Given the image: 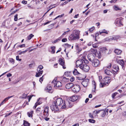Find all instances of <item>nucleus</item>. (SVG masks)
Here are the masks:
<instances>
[{
  "label": "nucleus",
  "mask_w": 126,
  "mask_h": 126,
  "mask_svg": "<svg viewBox=\"0 0 126 126\" xmlns=\"http://www.w3.org/2000/svg\"><path fill=\"white\" fill-rule=\"evenodd\" d=\"M79 31L77 30H74L73 33L70 35L69 37L71 40H74L79 39Z\"/></svg>",
  "instance_id": "f257e3e1"
},
{
  "label": "nucleus",
  "mask_w": 126,
  "mask_h": 126,
  "mask_svg": "<svg viewBox=\"0 0 126 126\" xmlns=\"http://www.w3.org/2000/svg\"><path fill=\"white\" fill-rule=\"evenodd\" d=\"M110 78L109 77H105L103 79L102 82H101L100 84V87H103L105 85H106V83L108 84L110 82Z\"/></svg>",
  "instance_id": "f03ea898"
},
{
  "label": "nucleus",
  "mask_w": 126,
  "mask_h": 126,
  "mask_svg": "<svg viewBox=\"0 0 126 126\" xmlns=\"http://www.w3.org/2000/svg\"><path fill=\"white\" fill-rule=\"evenodd\" d=\"M73 105L72 103H71L69 101H64L63 105L61 107V109L64 108H69L72 107Z\"/></svg>",
  "instance_id": "7ed1b4c3"
},
{
  "label": "nucleus",
  "mask_w": 126,
  "mask_h": 126,
  "mask_svg": "<svg viewBox=\"0 0 126 126\" xmlns=\"http://www.w3.org/2000/svg\"><path fill=\"white\" fill-rule=\"evenodd\" d=\"M53 102L54 104H56L59 107L62 106L63 104V100L62 98H60L57 99Z\"/></svg>",
  "instance_id": "20e7f679"
},
{
  "label": "nucleus",
  "mask_w": 126,
  "mask_h": 126,
  "mask_svg": "<svg viewBox=\"0 0 126 126\" xmlns=\"http://www.w3.org/2000/svg\"><path fill=\"white\" fill-rule=\"evenodd\" d=\"M50 108L52 111H53L54 112H56L59 110V107L56 104H54L53 102L52 104L51 105Z\"/></svg>",
  "instance_id": "39448f33"
},
{
  "label": "nucleus",
  "mask_w": 126,
  "mask_h": 126,
  "mask_svg": "<svg viewBox=\"0 0 126 126\" xmlns=\"http://www.w3.org/2000/svg\"><path fill=\"white\" fill-rule=\"evenodd\" d=\"M80 68L85 72H88L90 69V67L89 66L85 64H83L80 66Z\"/></svg>",
  "instance_id": "423d86ee"
},
{
  "label": "nucleus",
  "mask_w": 126,
  "mask_h": 126,
  "mask_svg": "<svg viewBox=\"0 0 126 126\" xmlns=\"http://www.w3.org/2000/svg\"><path fill=\"white\" fill-rule=\"evenodd\" d=\"M79 86L78 85H74L72 88V90L74 93H77L80 90Z\"/></svg>",
  "instance_id": "0eeeda50"
},
{
  "label": "nucleus",
  "mask_w": 126,
  "mask_h": 126,
  "mask_svg": "<svg viewBox=\"0 0 126 126\" xmlns=\"http://www.w3.org/2000/svg\"><path fill=\"white\" fill-rule=\"evenodd\" d=\"M91 63L92 65L94 67L97 66L99 64V60L96 59H94V60Z\"/></svg>",
  "instance_id": "6e6552de"
},
{
  "label": "nucleus",
  "mask_w": 126,
  "mask_h": 126,
  "mask_svg": "<svg viewBox=\"0 0 126 126\" xmlns=\"http://www.w3.org/2000/svg\"><path fill=\"white\" fill-rule=\"evenodd\" d=\"M76 66H79L83 64V61L82 59V57L81 58V59L77 60L76 62Z\"/></svg>",
  "instance_id": "1a4fd4ad"
},
{
  "label": "nucleus",
  "mask_w": 126,
  "mask_h": 126,
  "mask_svg": "<svg viewBox=\"0 0 126 126\" xmlns=\"http://www.w3.org/2000/svg\"><path fill=\"white\" fill-rule=\"evenodd\" d=\"M87 57L88 60L91 62H93L95 59V57L92 53L88 54V55Z\"/></svg>",
  "instance_id": "9d476101"
},
{
  "label": "nucleus",
  "mask_w": 126,
  "mask_h": 126,
  "mask_svg": "<svg viewBox=\"0 0 126 126\" xmlns=\"http://www.w3.org/2000/svg\"><path fill=\"white\" fill-rule=\"evenodd\" d=\"M48 108V107H46L44 109L43 114L45 116L47 117L49 115Z\"/></svg>",
  "instance_id": "9b49d317"
},
{
  "label": "nucleus",
  "mask_w": 126,
  "mask_h": 126,
  "mask_svg": "<svg viewBox=\"0 0 126 126\" xmlns=\"http://www.w3.org/2000/svg\"><path fill=\"white\" fill-rule=\"evenodd\" d=\"M88 79H85L82 81L81 84L84 87H86L88 85L89 83Z\"/></svg>",
  "instance_id": "f8f14e48"
},
{
  "label": "nucleus",
  "mask_w": 126,
  "mask_h": 126,
  "mask_svg": "<svg viewBox=\"0 0 126 126\" xmlns=\"http://www.w3.org/2000/svg\"><path fill=\"white\" fill-rule=\"evenodd\" d=\"M121 19L120 18H117L116 20V23L118 26H121L123 25Z\"/></svg>",
  "instance_id": "ddd939ff"
},
{
  "label": "nucleus",
  "mask_w": 126,
  "mask_h": 126,
  "mask_svg": "<svg viewBox=\"0 0 126 126\" xmlns=\"http://www.w3.org/2000/svg\"><path fill=\"white\" fill-rule=\"evenodd\" d=\"M59 64L61 65L62 66L63 68V69H65L66 67L64 66V60L61 58H60L59 60Z\"/></svg>",
  "instance_id": "4468645a"
},
{
  "label": "nucleus",
  "mask_w": 126,
  "mask_h": 126,
  "mask_svg": "<svg viewBox=\"0 0 126 126\" xmlns=\"http://www.w3.org/2000/svg\"><path fill=\"white\" fill-rule=\"evenodd\" d=\"M45 90L47 92H48L50 93H52L53 92L52 87L50 85H48L45 88Z\"/></svg>",
  "instance_id": "2eb2a0df"
},
{
  "label": "nucleus",
  "mask_w": 126,
  "mask_h": 126,
  "mask_svg": "<svg viewBox=\"0 0 126 126\" xmlns=\"http://www.w3.org/2000/svg\"><path fill=\"white\" fill-rule=\"evenodd\" d=\"M113 67L114 69L113 71H114L113 73L114 74H115L118 71L119 69V67L118 65H115L113 66Z\"/></svg>",
  "instance_id": "dca6fc26"
},
{
  "label": "nucleus",
  "mask_w": 126,
  "mask_h": 126,
  "mask_svg": "<svg viewBox=\"0 0 126 126\" xmlns=\"http://www.w3.org/2000/svg\"><path fill=\"white\" fill-rule=\"evenodd\" d=\"M62 86V84L59 81H58L56 82V84L54 85V87L56 88L60 87Z\"/></svg>",
  "instance_id": "f3484780"
},
{
  "label": "nucleus",
  "mask_w": 126,
  "mask_h": 126,
  "mask_svg": "<svg viewBox=\"0 0 126 126\" xmlns=\"http://www.w3.org/2000/svg\"><path fill=\"white\" fill-rule=\"evenodd\" d=\"M79 98V96L77 95H74L70 98V101L74 102L77 101Z\"/></svg>",
  "instance_id": "a211bd4d"
},
{
  "label": "nucleus",
  "mask_w": 126,
  "mask_h": 126,
  "mask_svg": "<svg viewBox=\"0 0 126 126\" xmlns=\"http://www.w3.org/2000/svg\"><path fill=\"white\" fill-rule=\"evenodd\" d=\"M108 110H101L100 112L101 116L102 117H104L105 116L106 113L108 114Z\"/></svg>",
  "instance_id": "6ab92c4d"
},
{
  "label": "nucleus",
  "mask_w": 126,
  "mask_h": 126,
  "mask_svg": "<svg viewBox=\"0 0 126 126\" xmlns=\"http://www.w3.org/2000/svg\"><path fill=\"white\" fill-rule=\"evenodd\" d=\"M107 51V50L105 47H103L100 49V51L101 53H105Z\"/></svg>",
  "instance_id": "aec40b11"
},
{
  "label": "nucleus",
  "mask_w": 126,
  "mask_h": 126,
  "mask_svg": "<svg viewBox=\"0 0 126 126\" xmlns=\"http://www.w3.org/2000/svg\"><path fill=\"white\" fill-rule=\"evenodd\" d=\"M73 85V84L72 83H69L67 84L65 86V87L66 89H69L71 88H72Z\"/></svg>",
  "instance_id": "412c9836"
},
{
  "label": "nucleus",
  "mask_w": 126,
  "mask_h": 126,
  "mask_svg": "<svg viewBox=\"0 0 126 126\" xmlns=\"http://www.w3.org/2000/svg\"><path fill=\"white\" fill-rule=\"evenodd\" d=\"M114 52L117 54H120L122 52V50L118 49H115L114 50Z\"/></svg>",
  "instance_id": "4be33fe9"
},
{
  "label": "nucleus",
  "mask_w": 126,
  "mask_h": 126,
  "mask_svg": "<svg viewBox=\"0 0 126 126\" xmlns=\"http://www.w3.org/2000/svg\"><path fill=\"white\" fill-rule=\"evenodd\" d=\"M39 72L38 73H36L35 76L36 77H38L40 76L42 74L43 71V70H41L40 71H38Z\"/></svg>",
  "instance_id": "5701e85b"
},
{
  "label": "nucleus",
  "mask_w": 126,
  "mask_h": 126,
  "mask_svg": "<svg viewBox=\"0 0 126 126\" xmlns=\"http://www.w3.org/2000/svg\"><path fill=\"white\" fill-rule=\"evenodd\" d=\"M119 63L121 66L123 68L124 65L125 63L123 60H120L118 62Z\"/></svg>",
  "instance_id": "b1692460"
},
{
  "label": "nucleus",
  "mask_w": 126,
  "mask_h": 126,
  "mask_svg": "<svg viewBox=\"0 0 126 126\" xmlns=\"http://www.w3.org/2000/svg\"><path fill=\"white\" fill-rule=\"evenodd\" d=\"M108 31L106 30L105 29H103L99 32L100 34H101L102 33H106V34H108Z\"/></svg>",
  "instance_id": "393cba45"
},
{
  "label": "nucleus",
  "mask_w": 126,
  "mask_h": 126,
  "mask_svg": "<svg viewBox=\"0 0 126 126\" xmlns=\"http://www.w3.org/2000/svg\"><path fill=\"white\" fill-rule=\"evenodd\" d=\"M105 73L107 75H110L112 74V72H111L108 70L107 69H106L105 70Z\"/></svg>",
  "instance_id": "a878e982"
},
{
  "label": "nucleus",
  "mask_w": 126,
  "mask_h": 126,
  "mask_svg": "<svg viewBox=\"0 0 126 126\" xmlns=\"http://www.w3.org/2000/svg\"><path fill=\"white\" fill-rule=\"evenodd\" d=\"M73 73L74 75H78L80 74L77 71V69H75L73 71Z\"/></svg>",
  "instance_id": "bb28decb"
},
{
  "label": "nucleus",
  "mask_w": 126,
  "mask_h": 126,
  "mask_svg": "<svg viewBox=\"0 0 126 126\" xmlns=\"http://www.w3.org/2000/svg\"><path fill=\"white\" fill-rule=\"evenodd\" d=\"M120 37L119 36H114L112 37L111 38V40H117V39H119Z\"/></svg>",
  "instance_id": "cd10ccee"
},
{
  "label": "nucleus",
  "mask_w": 126,
  "mask_h": 126,
  "mask_svg": "<svg viewBox=\"0 0 126 126\" xmlns=\"http://www.w3.org/2000/svg\"><path fill=\"white\" fill-rule=\"evenodd\" d=\"M82 59L83 63H88V61L86 59L85 56H83L82 57Z\"/></svg>",
  "instance_id": "c85d7f7f"
},
{
  "label": "nucleus",
  "mask_w": 126,
  "mask_h": 126,
  "mask_svg": "<svg viewBox=\"0 0 126 126\" xmlns=\"http://www.w3.org/2000/svg\"><path fill=\"white\" fill-rule=\"evenodd\" d=\"M69 80V79L66 78L65 77H63L61 80L62 82H65L68 81Z\"/></svg>",
  "instance_id": "c756f323"
},
{
  "label": "nucleus",
  "mask_w": 126,
  "mask_h": 126,
  "mask_svg": "<svg viewBox=\"0 0 126 126\" xmlns=\"http://www.w3.org/2000/svg\"><path fill=\"white\" fill-rule=\"evenodd\" d=\"M93 84L94 85L93 87H94V89L92 90V92H94L95 91V89L96 88V83L94 81H93Z\"/></svg>",
  "instance_id": "7c9ffc66"
},
{
  "label": "nucleus",
  "mask_w": 126,
  "mask_h": 126,
  "mask_svg": "<svg viewBox=\"0 0 126 126\" xmlns=\"http://www.w3.org/2000/svg\"><path fill=\"white\" fill-rule=\"evenodd\" d=\"M33 113V111H32L28 112L27 113V115L29 117H32V114Z\"/></svg>",
  "instance_id": "2f4dec72"
},
{
  "label": "nucleus",
  "mask_w": 126,
  "mask_h": 126,
  "mask_svg": "<svg viewBox=\"0 0 126 126\" xmlns=\"http://www.w3.org/2000/svg\"><path fill=\"white\" fill-rule=\"evenodd\" d=\"M91 52L93 54H95L97 52V51L96 49H91Z\"/></svg>",
  "instance_id": "473e14b6"
},
{
  "label": "nucleus",
  "mask_w": 126,
  "mask_h": 126,
  "mask_svg": "<svg viewBox=\"0 0 126 126\" xmlns=\"http://www.w3.org/2000/svg\"><path fill=\"white\" fill-rule=\"evenodd\" d=\"M30 124L26 121H24L23 123L24 126H30Z\"/></svg>",
  "instance_id": "72a5a7b5"
},
{
  "label": "nucleus",
  "mask_w": 126,
  "mask_h": 126,
  "mask_svg": "<svg viewBox=\"0 0 126 126\" xmlns=\"http://www.w3.org/2000/svg\"><path fill=\"white\" fill-rule=\"evenodd\" d=\"M34 36V35H33L32 34H30L27 37V38L28 40H30Z\"/></svg>",
  "instance_id": "f704fd0d"
},
{
  "label": "nucleus",
  "mask_w": 126,
  "mask_h": 126,
  "mask_svg": "<svg viewBox=\"0 0 126 126\" xmlns=\"http://www.w3.org/2000/svg\"><path fill=\"white\" fill-rule=\"evenodd\" d=\"M43 68V66L42 65H40L38 66L37 69V71H40Z\"/></svg>",
  "instance_id": "c9c22d12"
},
{
  "label": "nucleus",
  "mask_w": 126,
  "mask_h": 126,
  "mask_svg": "<svg viewBox=\"0 0 126 126\" xmlns=\"http://www.w3.org/2000/svg\"><path fill=\"white\" fill-rule=\"evenodd\" d=\"M118 94V93L117 92H115L112 94V99H114L115 98V97L117 95V94Z\"/></svg>",
  "instance_id": "e433bc0d"
},
{
  "label": "nucleus",
  "mask_w": 126,
  "mask_h": 126,
  "mask_svg": "<svg viewBox=\"0 0 126 126\" xmlns=\"http://www.w3.org/2000/svg\"><path fill=\"white\" fill-rule=\"evenodd\" d=\"M51 53H55V47H51Z\"/></svg>",
  "instance_id": "4c0bfd02"
},
{
  "label": "nucleus",
  "mask_w": 126,
  "mask_h": 126,
  "mask_svg": "<svg viewBox=\"0 0 126 126\" xmlns=\"http://www.w3.org/2000/svg\"><path fill=\"white\" fill-rule=\"evenodd\" d=\"M114 9L116 11H117L118 10H121V9L119 8L116 5H114Z\"/></svg>",
  "instance_id": "58836bf2"
},
{
  "label": "nucleus",
  "mask_w": 126,
  "mask_h": 126,
  "mask_svg": "<svg viewBox=\"0 0 126 126\" xmlns=\"http://www.w3.org/2000/svg\"><path fill=\"white\" fill-rule=\"evenodd\" d=\"M70 72L69 71H67L65 72L64 75L66 76H68L70 74Z\"/></svg>",
  "instance_id": "ea45409f"
},
{
  "label": "nucleus",
  "mask_w": 126,
  "mask_h": 126,
  "mask_svg": "<svg viewBox=\"0 0 126 126\" xmlns=\"http://www.w3.org/2000/svg\"><path fill=\"white\" fill-rule=\"evenodd\" d=\"M13 96H8V97L6 98L3 101L5 102H6L10 98L12 97Z\"/></svg>",
  "instance_id": "a19ab883"
},
{
  "label": "nucleus",
  "mask_w": 126,
  "mask_h": 126,
  "mask_svg": "<svg viewBox=\"0 0 126 126\" xmlns=\"http://www.w3.org/2000/svg\"><path fill=\"white\" fill-rule=\"evenodd\" d=\"M27 94L24 93L22 95V98L25 99L27 98Z\"/></svg>",
  "instance_id": "79ce46f5"
},
{
  "label": "nucleus",
  "mask_w": 126,
  "mask_h": 126,
  "mask_svg": "<svg viewBox=\"0 0 126 126\" xmlns=\"http://www.w3.org/2000/svg\"><path fill=\"white\" fill-rule=\"evenodd\" d=\"M57 78H55L53 80V81L51 83L52 84H54V85L55 84V83L56 81L57 80Z\"/></svg>",
  "instance_id": "37998d69"
},
{
  "label": "nucleus",
  "mask_w": 126,
  "mask_h": 126,
  "mask_svg": "<svg viewBox=\"0 0 126 126\" xmlns=\"http://www.w3.org/2000/svg\"><path fill=\"white\" fill-rule=\"evenodd\" d=\"M89 121L90 123H94L95 122V120H94L91 119H89Z\"/></svg>",
  "instance_id": "c03bdc74"
},
{
  "label": "nucleus",
  "mask_w": 126,
  "mask_h": 126,
  "mask_svg": "<svg viewBox=\"0 0 126 126\" xmlns=\"http://www.w3.org/2000/svg\"><path fill=\"white\" fill-rule=\"evenodd\" d=\"M95 29V28L94 27H92L90 28L89 30V31L91 32L93 31Z\"/></svg>",
  "instance_id": "a18cd8bd"
},
{
  "label": "nucleus",
  "mask_w": 126,
  "mask_h": 126,
  "mask_svg": "<svg viewBox=\"0 0 126 126\" xmlns=\"http://www.w3.org/2000/svg\"><path fill=\"white\" fill-rule=\"evenodd\" d=\"M89 117L91 119H94V117L93 116V114H92L91 113H89Z\"/></svg>",
  "instance_id": "49530a36"
},
{
  "label": "nucleus",
  "mask_w": 126,
  "mask_h": 126,
  "mask_svg": "<svg viewBox=\"0 0 126 126\" xmlns=\"http://www.w3.org/2000/svg\"><path fill=\"white\" fill-rule=\"evenodd\" d=\"M93 47L94 48L97 47H98V44L96 43L94 44H92Z\"/></svg>",
  "instance_id": "de8ad7c7"
},
{
  "label": "nucleus",
  "mask_w": 126,
  "mask_h": 126,
  "mask_svg": "<svg viewBox=\"0 0 126 126\" xmlns=\"http://www.w3.org/2000/svg\"><path fill=\"white\" fill-rule=\"evenodd\" d=\"M17 16L18 15L16 14L14 16V20L15 21H16L17 20Z\"/></svg>",
  "instance_id": "09e8293b"
},
{
  "label": "nucleus",
  "mask_w": 126,
  "mask_h": 126,
  "mask_svg": "<svg viewBox=\"0 0 126 126\" xmlns=\"http://www.w3.org/2000/svg\"><path fill=\"white\" fill-rule=\"evenodd\" d=\"M25 44H23L22 45H19L18 47L20 48H22L23 47H25Z\"/></svg>",
  "instance_id": "8fccbe9b"
},
{
  "label": "nucleus",
  "mask_w": 126,
  "mask_h": 126,
  "mask_svg": "<svg viewBox=\"0 0 126 126\" xmlns=\"http://www.w3.org/2000/svg\"><path fill=\"white\" fill-rule=\"evenodd\" d=\"M27 50H25L24 51H22L21 52H20L19 53V55H21L22 54H24V53H25L26 52H27Z\"/></svg>",
  "instance_id": "3c124183"
},
{
  "label": "nucleus",
  "mask_w": 126,
  "mask_h": 126,
  "mask_svg": "<svg viewBox=\"0 0 126 126\" xmlns=\"http://www.w3.org/2000/svg\"><path fill=\"white\" fill-rule=\"evenodd\" d=\"M9 61L10 62L13 64L14 63V60L12 58L10 59Z\"/></svg>",
  "instance_id": "603ef678"
},
{
  "label": "nucleus",
  "mask_w": 126,
  "mask_h": 126,
  "mask_svg": "<svg viewBox=\"0 0 126 126\" xmlns=\"http://www.w3.org/2000/svg\"><path fill=\"white\" fill-rule=\"evenodd\" d=\"M16 59L17 60L19 61H21V59H19V56H17L16 57Z\"/></svg>",
  "instance_id": "864d4df0"
},
{
  "label": "nucleus",
  "mask_w": 126,
  "mask_h": 126,
  "mask_svg": "<svg viewBox=\"0 0 126 126\" xmlns=\"http://www.w3.org/2000/svg\"><path fill=\"white\" fill-rule=\"evenodd\" d=\"M43 76L42 77L40 78L39 79V81L40 82H41V83H42V82L43 81Z\"/></svg>",
  "instance_id": "5fc2aeb1"
},
{
  "label": "nucleus",
  "mask_w": 126,
  "mask_h": 126,
  "mask_svg": "<svg viewBox=\"0 0 126 126\" xmlns=\"http://www.w3.org/2000/svg\"><path fill=\"white\" fill-rule=\"evenodd\" d=\"M75 80V78L73 77H71L70 79V81L71 82Z\"/></svg>",
  "instance_id": "6e6d98bb"
},
{
  "label": "nucleus",
  "mask_w": 126,
  "mask_h": 126,
  "mask_svg": "<svg viewBox=\"0 0 126 126\" xmlns=\"http://www.w3.org/2000/svg\"><path fill=\"white\" fill-rule=\"evenodd\" d=\"M38 105V102H37L36 103H35V105L33 107V108L34 109H35Z\"/></svg>",
  "instance_id": "4d7b16f0"
},
{
  "label": "nucleus",
  "mask_w": 126,
  "mask_h": 126,
  "mask_svg": "<svg viewBox=\"0 0 126 126\" xmlns=\"http://www.w3.org/2000/svg\"><path fill=\"white\" fill-rule=\"evenodd\" d=\"M96 111L95 110L93 111V115H94L95 116H96V115H97L96 113Z\"/></svg>",
  "instance_id": "13d9d810"
},
{
  "label": "nucleus",
  "mask_w": 126,
  "mask_h": 126,
  "mask_svg": "<svg viewBox=\"0 0 126 126\" xmlns=\"http://www.w3.org/2000/svg\"><path fill=\"white\" fill-rule=\"evenodd\" d=\"M67 41V39L66 38H63L62 40V41L63 42H65L66 41Z\"/></svg>",
  "instance_id": "bf43d9fd"
},
{
  "label": "nucleus",
  "mask_w": 126,
  "mask_h": 126,
  "mask_svg": "<svg viewBox=\"0 0 126 126\" xmlns=\"http://www.w3.org/2000/svg\"><path fill=\"white\" fill-rule=\"evenodd\" d=\"M64 15V14H63L61 15H60L58 16L57 17H58V18H59V17L61 18V17H63Z\"/></svg>",
  "instance_id": "052dcab7"
},
{
  "label": "nucleus",
  "mask_w": 126,
  "mask_h": 126,
  "mask_svg": "<svg viewBox=\"0 0 126 126\" xmlns=\"http://www.w3.org/2000/svg\"><path fill=\"white\" fill-rule=\"evenodd\" d=\"M68 2V1H66L65 2H64L61 5H62V6H63V5H65Z\"/></svg>",
  "instance_id": "680f3d73"
},
{
  "label": "nucleus",
  "mask_w": 126,
  "mask_h": 126,
  "mask_svg": "<svg viewBox=\"0 0 126 126\" xmlns=\"http://www.w3.org/2000/svg\"><path fill=\"white\" fill-rule=\"evenodd\" d=\"M93 44V42H90L88 44V45L89 46H91Z\"/></svg>",
  "instance_id": "e2e57ef3"
},
{
  "label": "nucleus",
  "mask_w": 126,
  "mask_h": 126,
  "mask_svg": "<svg viewBox=\"0 0 126 126\" xmlns=\"http://www.w3.org/2000/svg\"><path fill=\"white\" fill-rule=\"evenodd\" d=\"M40 111V108H38L36 110V111L37 112H38Z\"/></svg>",
  "instance_id": "0e129e2a"
},
{
  "label": "nucleus",
  "mask_w": 126,
  "mask_h": 126,
  "mask_svg": "<svg viewBox=\"0 0 126 126\" xmlns=\"http://www.w3.org/2000/svg\"><path fill=\"white\" fill-rule=\"evenodd\" d=\"M101 110H95V111H96V113L97 114H98L100 113L101 112Z\"/></svg>",
  "instance_id": "69168bd1"
},
{
  "label": "nucleus",
  "mask_w": 126,
  "mask_h": 126,
  "mask_svg": "<svg viewBox=\"0 0 126 126\" xmlns=\"http://www.w3.org/2000/svg\"><path fill=\"white\" fill-rule=\"evenodd\" d=\"M12 76V75L11 74L9 73L7 75V77H10L11 76Z\"/></svg>",
  "instance_id": "338daca9"
},
{
  "label": "nucleus",
  "mask_w": 126,
  "mask_h": 126,
  "mask_svg": "<svg viewBox=\"0 0 126 126\" xmlns=\"http://www.w3.org/2000/svg\"><path fill=\"white\" fill-rule=\"evenodd\" d=\"M123 115L126 118V112H124L123 113Z\"/></svg>",
  "instance_id": "774afa93"
}]
</instances>
